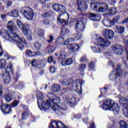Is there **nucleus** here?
Segmentation results:
<instances>
[{
    "mask_svg": "<svg viewBox=\"0 0 128 128\" xmlns=\"http://www.w3.org/2000/svg\"><path fill=\"white\" fill-rule=\"evenodd\" d=\"M56 48L54 46H50L47 48V51L48 52H54Z\"/></svg>",
    "mask_w": 128,
    "mask_h": 128,
    "instance_id": "40",
    "label": "nucleus"
},
{
    "mask_svg": "<svg viewBox=\"0 0 128 128\" xmlns=\"http://www.w3.org/2000/svg\"><path fill=\"white\" fill-rule=\"evenodd\" d=\"M50 70L52 74L56 72V68L54 66H52L50 68Z\"/></svg>",
    "mask_w": 128,
    "mask_h": 128,
    "instance_id": "50",
    "label": "nucleus"
},
{
    "mask_svg": "<svg viewBox=\"0 0 128 128\" xmlns=\"http://www.w3.org/2000/svg\"><path fill=\"white\" fill-rule=\"evenodd\" d=\"M120 128H128V124L124 121H120Z\"/></svg>",
    "mask_w": 128,
    "mask_h": 128,
    "instance_id": "36",
    "label": "nucleus"
},
{
    "mask_svg": "<svg viewBox=\"0 0 128 128\" xmlns=\"http://www.w3.org/2000/svg\"><path fill=\"white\" fill-rule=\"evenodd\" d=\"M86 64L79 65L78 70H80L82 76H84V70H86Z\"/></svg>",
    "mask_w": 128,
    "mask_h": 128,
    "instance_id": "32",
    "label": "nucleus"
},
{
    "mask_svg": "<svg viewBox=\"0 0 128 128\" xmlns=\"http://www.w3.org/2000/svg\"><path fill=\"white\" fill-rule=\"evenodd\" d=\"M74 40L72 38H68L66 40H64V46H68L70 42H74Z\"/></svg>",
    "mask_w": 128,
    "mask_h": 128,
    "instance_id": "37",
    "label": "nucleus"
},
{
    "mask_svg": "<svg viewBox=\"0 0 128 128\" xmlns=\"http://www.w3.org/2000/svg\"><path fill=\"white\" fill-rule=\"evenodd\" d=\"M89 18H90V20H96V19L94 18H96V20H100L102 18V16H100V15H99V14H89Z\"/></svg>",
    "mask_w": 128,
    "mask_h": 128,
    "instance_id": "25",
    "label": "nucleus"
},
{
    "mask_svg": "<svg viewBox=\"0 0 128 128\" xmlns=\"http://www.w3.org/2000/svg\"><path fill=\"white\" fill-rule=\"evenodd\" d=\"M64 38L60 37L57 38L56 40V46H64Z\"/></svg>",
    "mask_w": 128,
    "mask_h": 128,
    "instance_id": "27",
    "label": "nucleus"
},
{
    "mask_svg": "<svg viewBox=\"0 0 128 128\" xmlns=\"http://www.w3.org/2000/svg\"><path fill=\"white\" fill-rule=\"evenodd\" d=\"M37 34L39 36H44V31L40 30L37 32Z\"/></svg>",
    "mask_w": 128,
    "mask_h": 128,
    "instance_id": "41",
    "label": "nucleus"
},
{
    "mask_svg": "<svg viewBox=\"0 0 128 128\" xmlns=\"http://www.w3.org/2000/svg\"><path fill=\"white\" fill-rule=\"evenodd\" d=\"M51 90L52 92H60V86L55 84L52 86Z\"/></svg>",
    "mask_w": 128,
    "mask_h": 128,
    "instance_id": "33",
    "label": "nucleus"
},
{
    "mask_svg": "<svg viewBox=\"0 0 128 128\" xmlns=\"http://www.w3.org/2000/svg\"><path fill=\"white\" fill-rule=\"evenodd\" d=\"M16 22L18 26L20 28V30H22V32H24V30H26L28 28H30L28 24H23L22 22L20 20H18Z\"/></svg>",
    "mask_w": 128,
    "mask_h": 128,
    "instance_id": "16",
    "label": "nucleus"
},
{
    "mask_svg": "<svg viewBox=\"0 0 128 128\" xmlns=\"http://www.w3.org/2000/svg\"><path fill=\"white\" fill-rule=\"evenodd\" d=\"M86 28V26H84V19L78 18V22L75 25V30L76 32H82Z\"/></svg>",
    "mask_w": 128,
    "mask_h": 128,
    "instance_id": "10",
    "label": "nucleus"
},
{
    "mask_svg": "<svg viewBox=\"0 0 128 128\" xmlns=\"http://www.w3.org/2000/svg\"><path fill=\"white\" fill-rule=\"evenodd\" d=\"M43 22L46 26H48V24H50V20L48 19H46L45 20H44Z\"/></svg>",
    "mask_w": 128,
    "mask_h": 128,
    "instance_id": "53",
    "label": "nucleus"
},
{
    "mask_svg": "<svg viewBox=\"0 0 128 128\" xmlns=\"http://www.w3.org/2000/svg\"><path fill=\"white\" fill-rule=\"evenodd\" d=\"M128 72H126L124 73V76H128Z\"/></svg>",
    "mask_w": 128,
    "mask_h": 128,
    "instance_id": "63",
    "label": "nucleus"
},
{
    "mask_svg": "<svg viewBox=\"0 0 128 128\" xmlns=\"http://www.w3.org/2000/svg\"><path fill=\"white\" fill-rule=\"evenodd\" d=\"M12 2L10 1H8L7 3L8 6H10L12 4Z\"/></svg>",
    "mask_w": 128,
    "mask_h": 128,
    "instance_id": "60",
    "label": "nucleus"
},
{
    "mask_svg": "<svg viewBox=\"0 0 128 128\" xmlns=\"http://www.w3.org/2000/svg\"><path fill=\"white\" fill-rule=\"evenodd\" d=\"M105 56H110V54L109 52H106L104 54Z\"/></svg>",
    "mask_w": 128,
    "mask_h": 128,
    "instance_id": "62",
    "label": "nucleus"
},
{
    "mask_svg": "<svg viewBox=\"0 0 128 128\" xmlns=\"http://www.w3.org/2000/svg\"><path fill=\"white\" fill-rule=\"evenodd\" d=\"M4 99L6 100V102H12V96H10L9 95L6 94L4 96Z\"/></svg>",
    "mask_w": 128,
    "mask_h": 128,
    "instance_id": "38",
    "label": "nucleus"
},
{
    "mask_svg": "<svg viewBox=\"0 0 128 128\" xmlns=\"http://www.w3.org/2000/svg\"><path fill=\"white\" fill-rule=\"evenodd\" d=\"M112 48L116 54H122L124 52V48L119 44H115L112 46Z\"/></svg>",
    "mask_w": 128,
    "mask_h": 128,
    "instance_id": "14",
    "label": "nucleus"
},
{
    "mask_svg": "<svg viewBox=\"0 0 128 128\" xmlns=\"http://www.w3.org/2000/svg\"><path fill=\"white\" fill-rule=\"evenodd\" d=\"M78 4V10H82V12H86L88 8V6L84 2L80 0H77Z\"/></svg>",
    "mask_w": 128,
    "mask_h": 128,
    "instance_id": "17",
    "label": "nucleus"
},
{
    "mask_svg": "<svg viewBox=\"0 0 128 128\" xmlns=\"http://www.w3.org/2000/svg\"><path fill=\"white\" fill-rule=\"evenodd\" d=\"M118 76H119L120 78L122 76V69L120 68V66H118V68L116 72L114 71L110 73V80H116L118 78Z\"/></svg>",
    "mask_w": 128,
    "mask_h": 128,
    "instance_id": "12",
    "label": "nucleus"
},
{
    "mask_svg": "<svg viewBox=\"0 0 128 128\" xmlns=\"http://www.w3.org/2000/svg\"><path fill=\"white\" fill-rule=\"evenodd\" d=\"M84 82L83 80L79 79L76 80V82L74 84V86H76L78 90H79V88L82 90V84Z\"/></svg>",
    "mask_w": 128,
    "mask_h": 128,
    "instance_id": "26",
    "label": "nucleus"
},
{
    "mask_svg": "<svg viewBox=\"0 0 128 128\" xmlns=\"http://www.w3.org/2000/svg\"><path fill=\"white\" fill-rule=\"evenodd\" d=\"M5 128H10V127L9 126H6L5 127Z\"/></svg>",
    "mask_w": 128,
    "mask_h": 128,
    "instance_id": "64",
    "label": "nucleus"
},
{
    "mask_svg": "<svg viewBox=\"0 0 128 128\" xmlns=\"http://www.w3.org/2000/svg\"><path fill=\"white\" fill-rule=\"evenodd\" d=\"M102 35L106 40H112L114 36V32L112 30L106 28L102 30Z\"/></svg>",
    "mask_w": 128,
    "mask_h": 128,
    "instance_id": "11",
    "label": "nucleus"
},
{
    "mask_svg": "<svg viewBox=\"0 0 128 128\" xmlns=\"http://www.w3.org/2000/svg\"><path fill=\"white\" fill-rule=\"evenodd\" d=\"M66 102H67L68 104H70V106H72V104L73 106H74L76 104V98L74 97H73L70 99H66Z\"/></svg>",
    "mask_w": 128,
    "mask_h": 128,
    "instance_id": "31",
    "label": "nucleus"
},
{
    "mask_svg": "<svg viewBox=\"0 0 128 128\" xmlns=\"http://www.w3.org/2000/svg\"><path fill=\"white\" fill-rule=\"evenodd\" d=\"M90 128H96V125L92 123V124H91Z\"/></svg>",
    "mask_w": 128,
    "mask_h": 128,
    "instance_id": "61",
    "label": "nucleus"
},
{
    "mask_svg": "<svg viewBox=\"0 0 128 128\" xmlns=\"http://www.w3.org/2000/svg\"><path fill=\"white\" fill-rule=\"evenodd\" d=\"M70 52H74L80 50V46L78 44H70L68 46Z\"/></svg>",
    "mask_w": 128,
    "mask_h": 128,
    "instance_id": "20",
    "label": "nucleus"
},
{
    "mask_svg": "<svg viewBox=\"0 0 128 128\" xmlns=\"http://www.w3.org/2000/svg\"><path fill=\"white\" fill-rule=\"evenodd\" d=\"M102 24L104 26H108V28L112 26V22L110 19H104L102 20Z\"/></svg>",
    "mask_w": 128,
    "mask_h": 128,
    "instance_id": "29",
    "label": "nucleus"
},
{
    "mask_svg": "<svg viewBox=\"0 0 128 128\" xmlns=\"http://www.w3.org/2000/svg\"><path fill=\"white\" fill-rule=\"evenodd\" d=\"M34 46L36 50H40V44L38 42H35Z\"/></svg>",
    "mask_w": 128,
    "mask_h": 128,
    "instance_id": "46",
    "label": "nucleus"
},
{
    "mask_svg": "<svg viewBox=\"0 0 128 128\" xmlns=\"http://www.w3.org/2000/svg\"><path fill=\"white\" fill-rule=\"evenodd\" d=\"M102 108L104 110H112L114 112H118L120 110V107L118 104L115 103L114 101L112 99L104 100Z\"/></svg>",
    "mask_w": 128,
    "mask_h": 128,
    "instance_id": "5",
    "label": "nucleus"
},
{
    "mask_svg": "<svg viewBox=\"0 0 128 128\" xmlns=\"http://www.w3.org/2000/svg\"><path fill=\"white\" fill-rule=\"evenodd\" d=\"M28 118V112H24L22 114V118L23 120H26V118Z\"/></svg>",
    "mask_w": 128,
    "mask_h": 128,
    "instance_id": "39",
    "label": "nucleus"
},
{
    "mask_svg": "<svg viewBox=\"0 0 128 128\" xmlns=\"http://www.w3.org/2000/svg\"><path fill=\"white\" fill-rule=\"evenodd\" d=\"M2 96V86L0 85V96Z\"/></svg>",
    "mask_w": 128,
    "mask_h": 128,
    "instance_id": "57",
    "label": "nucleus"
},
{
    "mask_svg": "<svg viewBox=\"0 0 128 128\" xmlns=\"http://www.w3.org/2000/svg\"><path fill=\"white\" fill-rule=\"evenodd\" d=\"M4 57L7 60H14V58H15L14 57L8 54V53L5 54Z\"/></svg>",
    "mask_w": 128,
    "mask_h": 128,
    "instance_id": "42",
    "label": "nucleus"
},
{
    "mask_svg": "<svg viewBox=\"0 0 128 128\" xmlns=\"http://www.w3.org/2000/svg\"><path fill=\"white\" fill-rule=\"evenodd\" d=\"M74 62V60L72 58H69L67 59L65 62L62 61L61 62V64L63 66H70Z\"/></svg>",
    "mask_w": 128,
    "mask_h": 128,
    "instance_id": "24",
    "label": "nucleus"
},
{
    "mask_svg": "<svg viewBox=\"0 0 128 128\" xmlns=\"http://www.w3.org/2000/svg\"><path fill=\"white\" fill-rule=\"evenodd\" d=\"M96 44L98 46H91L92 50L96 54H100V52H102V50L98 46L104 48H108V46H110V42L106 39L102 38V37L98 38L96 40Z\"/></svg>",
    "mask_w": 128,
    "mask_h": 128,
    "instance_id": "4",
    "label": "nucleus"
},
{
    "mask_svg": "<svg viewBox=\"0 0 128 128\" xmlns=\"http://www.w3.org/2000/svg\"><path fill=\"white\" fill-rule=\"evenodd\" d=\"M8 66H9L10 70H6V68L5 69L6 72H4L2 74V77L4 80V84H8L10 82V70L12 68V64H10L8 65Z\"/></svg>",
    "mask_w": 128,
    "mask_h": 128,
    "instance_id": "13",
    "label": "nucleus"
},
{
    "mask_svg": "<svg viewBox=\"0 0 128 128\" xmlns=\"http://www.w3.org/2000/svg\"><path fill=\"white\" fill-rule=\"evenodd\" d=\"M80 62H88V58H86V56H84L80 58Z\"/></svg>",
    "mask_w": 128,
    "mask_h": 128,
    "instance_id": "49",
    "label": "nucleus"
},
{
    "mask_svg": "<svg viewBox=\"0 0 128 128\" xmlns=\"http://www.w3.org/2000/svg\"><path fill=\"white\" fill-rule=\"evenodd\" d=\"M0 36H3V38L6 40H10L11 42L16 44L18 48L22 50H24V47L26 46V41L24 38H20L18 34L16 32H11L10 34L8 30L2 28L0 30Z\"/></svg>",
    "mask_w": 128,
    "mask_h": 128,
    "instance_id": "2",
    "label": "nucleus"
},
{
    "mask_svg": "<svg viewBox=\"0 0 128 128\" xmlns=\"http://www.w3.org/2000/svg\"><path fill=\"white\" fill-rule=\"evenodd\" d=\"M115 32L117 34H124V27L122 26H116L115 28Z\"/></svg>",
    "mask_w": 128,
    "mask_h": 128,
    "instance_id": "22",
    "label": "nucleus"
},
{
    "mask_svg": "<svg viewBox=\"0 0 128 128\" xmlns=\"http://www.w3.org/2000/svg\"><path fill=\"white\" fill-rule=\"evenodd\" d=\"M46 60L44 59L42 60H36V59L32 60L31 64L32 66L34 68H44V66H46Z\"/></svg>",
    "mask_w": 128,
    "mask_h": 128,
    "instance_id": "9",
    "label": "nucleus"
},
{
    "mask_svg": "<svg viewBox=\"0 0 128 128\" xmlns=\"http://www.w3.org/2000/svg\"><path fill=\"white\" fill-rule=\"evenodd\" d=\"M106 94V88H102L101 90V96H100V98L101 96H104Z\"/></svg>",
    "mask_w": 128,
    "mask_h": 128,
    "instance_id": "44",
    "label": "nucleus"
},
{
    "mask_svg": "<svg viewBox=\"0 0 128 128\" xmlns=\"http://www.w3.org/2000/svg\"><path fill=\"white\" fill-rule=\"evenodd\" d=\"M128 99L124 97H121L119 100L120 104L123 106V112L125 118H128Z\"/></svg>",
    "mask_w": 128,
    "mask_h": 128,
    "instance_id": "6",
    "label": "nucleus"
},
{
    "mask_svg": "<svg viewBox=\"0 0 128 128\" xmlns=\"http://www.w3.org/2000/svg\"><path fill=\"white\" fill-rule=\"evenodd\" d=\"M68 12H63L61 14L58 18V22L61 24H68Z\"/></svg>",
    "mask_w": 128,
    "mask_h": 128,
    "instance_id": "8",
    "label": "nucleus"
},
{
    "mask_svg": "<svg viewBox=\"0 0 128 128\" xmlns=\"http://www.w3.org/2000/svg\"><path fill=\"white\" fill-rule=\"evenodd\" d=\"M70 80H67L66 82H61V84H62V86H68V84H70Z\"/></svg>",
    "mask_w": 128,
    "mask_h": 128,
    "instance_id": "45",
    "label": "nucleus"
},
{
    "mask_svg": "<svg viewBox=\"0 0 128 128\" xmlns=\"http://www.w3.org/2000/svg\"><path fill=\"white\" fill-rule=\"evenodd\" d=\"M70 34V30L64 28L61 31V34L62 36H66V34Z\"/></svg>",
    "mask_w": 128,
    "mask_h": 128,
    "instance_id": "35",
    "label": "nucleus"
},
{
    "mask_svg": "<svg viewBox=\"0 0 128 128\" xmlns=\"http://www.w3.org/2000/svg\"><path fill=\"white\" fill-rule=\"evenodd\" d=\"M40 4H44L46 1L48 0H38Z\"/></svg>",
    "mask_w": 128,
    "mask_h": 128,
    "instance_id": "59",
    "label": "nucleus"
},
{
    "mask_svg": "<svg viewBox=\"0 0 128 128\" xmlns=\"http://www.w3.org/2000/svg\"><path fill=\"white\" fill-rule=\"evenodd\" d=\"M12 104L13 108H16V106H18V101H15L12 102Z\"/></svg>",
    "mask_w": 128,
    "mask_h": 128,
    "instance_id": "51",
    "label": "nucleus"
},
{
    "mask_svg": "<svg viewBox=\"0 0 128 128\" xmlns=\"http://www.w3.org/2000/svg\"><path fill=\"white\" fill-rule=\"evenodd\" d=\"M52 40H54V36H50L49 37V39L47 40L48 44H50V42H52Z\"/></svg>",
    "mask_w": 128,
    "mask_h": 128,
    "instance_id": "47",
    "label": "nucleus"
},
{
    "mask_svg": "<svg viewBox=\"0 0 128 128\" xmlns=\"http://www.w3.org/2000/svg\"><path fill=\"white\" fill-rule=\"evenodd\" d=\"M6 64V60H4V59L0 60V70H2V68H4Z\"/></svg>",
    "mask_w": 128,
    "mask_h": 128,
    "instance_id": "34",
    "label": "nucleus"
},
{
    "mask_svg": "<svg viewBox=\"0 0 128 128\" xmlns=\"http://www.w3.org/2000/svg\"><path fill=\"white\" fill-rule=\"evenodd\" d=\"M1 110L3 114H10L12 112L10 105L3 104L1 106Z\"/></svg>",
    "mask_w": 128,
    "mask_h": 128,
    "instance_id": "19",
    "label": "nucleus"
},
{
    "mask_svg": "<svg viewBox=\"0 0 128 128\" xmlns=\"http://www.w3.org/2000/svg\"><path fill=\"white\" fill-rule=\"evenodd\" d=\"M23 34L27 36L28 40H32V33L30 28H28L26 30H24Z\"/></svg>",
    "mask_w": 128,
    "mask_h": 128,
    "instance_id": "21",
    "label": "nucleus"
},
{
    "mask_svg": "<svg viewBox=\"0 0 128 128\" xmlns=\"http://www.w3.org/2000/svg\"><path fill=\"white\" fill-rule=\"evenodd\" d=\"M21 11L23 12V14L25 18H27L28 20H32V18H34V10L31 8L24 7L21 9Z\"/></svg>",
    "mask_w": 128,
    "mask_h": 128,
    "instance_id": "7",
    "label": "nucleus"
},
{
    "mask_svg": "<svg viewBox=\"0 0 128 128\" xmlns=\"http://www.w3.org/2000/svg\"><path fill=\"white\" fill-rule=\"evenodd\" d=\"M78 34L75 36L74 38L76 40H80L82 35V33L77 32Z\"/></svg>",
    "mask_w": 128,
    "mask_h": 128,
    "instance_id": "43",
    "label": "nucleus"
},
{
    "mask_svg": "<svg viewBox=\"0 0 128 128\" xmlns=\"http://www.w3.org/2000/svg\"><path fill=\"white\" fill-rule=\"evenodd\" d=\"M124 44L126 46L128 47V36L126 37L125 41L124 42Z\"/></svg>",
    "mask_w": 128,
    "mask_h": 128,
    "instance_id": "54",
    "label": "nucleus"
},
{
    "mask_svg": "<svg viewBox=\"0 0 128 128\" xmlns=\"http://www.w3.org/2000/svg\"><path fill=\"white\" fill-rule=\"evenodd\" d=\"M53 9L56 12H64L66 10V8L64 7V6H62V5L54 4L52 5Z\"/></svg>",
    "mask_w": 128,
    "mask_h": 128,
    "instance_id": "18",
    "label": "nucleus"
},
{
    "mask_svg": "<svg viewBox=\"0 0 128 128\" xmlns=\"http://www.w3.org/2000/svg\"><path fill=\"white\" fill-rule=\"evenodd\" d=\"M98 6H100L98 8ZM91 8H94V10H96L98 12H98H104L105 14H116V8H112L110 10H108V4L102 3H92L91 4Z\"/></svg>",
    "mask_w": 128,
    "mask_h": 128,
    "instance_id": "3",
    "label": "nucleus"
},
{
    "mask_svg": "<svg viewBox=\"0 0 128 128\" xmlns=\"http://www.w3.org/2000/svg\"><path fill=\"white\" fill-rule=\"evenodd\" d=\"M50 128H68L66 127L62 122H60L53 121L50 124Z\"/></svg>",
    "mask_w": 128,
    "mask_h": 128,
    "instance_id": "15",
    "label": "nucleus"
},
{
    "mask_svg": "<svg viewBox=\"0 0 128 128\" xmlns=\"http://www.w3.org/2000/svg\"><path fill=\"white\" fill-rule=\"evenodd\" d=\"M89 68H94V64L92 62H90L89 64Z\"/></svg>",
    "mask_w": 128,
    "mask_h": 128,
    "instance_id": "56",
    "label": "nucleus"
},
{
    "mask_svg": "<svg viewBox=\"0 0 128 128\" xmlns=\"http://www.w3.org/2000/svg\"><path fill=\"white\" fill-rule=\"evenodd\" d=\"M14 22L12 20L9 21L7 24L6 28L10 32H14Z\"/></svg>",
    "mask_w": 128,
    "mask_h": 128,
    "instance_id": "28",
    "label": "nucleus"
},
{
    "mask_svg": "<svg viewBox=\"0 0 128 128\" xmlns=\"http://www.w3.org/2000/svg\"><path fill=\"white\" fill-rule=\"evenodd\" d=\"M0 16L2 20H4V22L6 20V15L4 14H2Z\"/></svg>",
    "mask_w": 128,
    "mask_h": 128,
    "instance_id": "52",
    "label": "nucleus"
},
{
    "mask_svg": "<svg viewBox=\"0 0 128 128\" xmlns=\"http://www.w3.org/2000/svg\"><path fill=\"white\" fill-rule=\"evenodd\" d=\"M52 13H50V12H46V13L44 14V16H46V17H47V16H51V14Z\"/></svg>",
    "mask_w": 128,
    "mask_h": 128,
    "instance_id": "58",
    "label": "nucleus"
},
{
    "mask_svg": "<svg viewBox=\"0 0 128 128\" xmlns=\"http://www.w3.org/2000/svg\"><path fill=\"white\" fill-rule=\"evenodd\" d=\"M66 53L64 52H62L60 54V58H66Z\"/></svg>",
    "mask_w": 128,
    "mask_h": 128,
    "instance_id": "48",
    "label": "nucleus"
},
{
    "mask_svg": "<svg viewBox=\"0 0 128 128\" xmlns=\"http://www.w3.org/2000/svg\"><path fill=\"white\" fill-rule=\"evenodd\" d=\"M54 62V57L52 56H50L48 58V62L50 63L52 62Z\"/></svg>",
    "mask_w": 128,
    "mask_h": 128,
    "instance_id": "55",
    "label": "nucleus"
},
{
    "mask_svg": "<svg viewBox=\"0 0 128 128\" xmlns=\"http://www.w3.org/2000/svg\"><path fill=\"white\" fill-rule=\"evenodd\" d=\"M47 96L49 99L44 102V94L40 92H38L36 96L38 106L41 104L42 108L46 110H54L58 116H62L64 114V112L68 110L67 102L62 104L61 106L58 105L60 102V97L56 96L50 92H49Z\"/></svg>",
    "mask_w": 128,
    "mask_h": 128,
    "instance_id": "1",
    "label": "nucleus"
},
{
    "mask_svg": "<svg viewBox=\"0 0 128 128\" xmlns=\"http://www.w3.org/2000/svg\"><path fill=\"white\" fill-rule=\"evenodd\" d=\"M26 54L28 56H40V52H37L36 53L28 50H26Z\"/></svg>",
    "mask_w": 128,
    "mask_h": 128,
    "instance_id": "23",
    "label": "nucleus"
},
{
    "mask_svg": "<svg viewBox=\"0 0 128 128\" xmlns=\"http://www.w3.org/2000/svg\"><path fill=\"white\" fill-rule=\"evenodd\" d=\"M9 16L13 18H17L18 16V11L16 10H13L9 12Z\"/></svg>",
    "mask_w": 128,
    "mask_h": 128,
    "instance_id": "30",
    "label": "nucleus"
}]
</instances>
